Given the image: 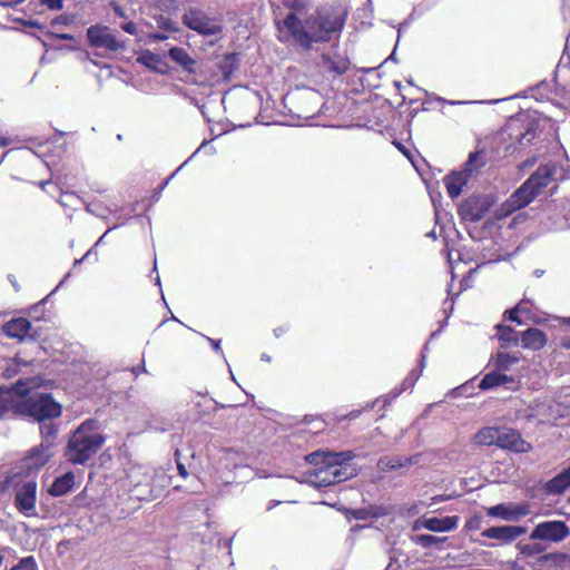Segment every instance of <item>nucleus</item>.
Returning <instances> with one entry per match:
<instances>
[{"label": "nucleus", "instance_id": "49", "mask_svg": "<svg viewBox=\"0 0 570 570\" xmlns=\"http://www.w3.org/2000/svg\"><path fill=\"white\" fill-rule=\"evenodd\" d=\"M177 470H178L179 475H181L183 478H187L188 472H187L186 466L183 463L177 464Z\"/></svg>", "mask_w": 570, "mask_h": 570}, {"label": "nucleus", "instance_id": "21", "mask_svg": "<svg viewBox=\"0 0 570 570\" xmlns=\"http://www.w3.org/2000/svg\"><path fill=\"white\" fill-rule=\"evenodd\" d=\"M419 461V455L414 456H383L379 460L377 466L381 471H393L400 468L410 466Z\"/></svg>", "mask_w": 570, "mask_h": 570}, {"label": "nucleus", "instance_id": "39", "mask_svg": "<svg viewBox=\"0 0 570 570\" xmlns=\"http://www.w3.org/2000/svg\"><path fill=\"white\" fill-rule=\"evenodd\" d=\"M519 312H520V305H517L513 308L505 311L503 314L504 320L521 324L522 322L519 317Z\"/></svg>", "mask_w": 570, "mask_h": 570}, {"label": "nucleus", "instance_id": "14", "mask_svg": "<svg viewBox=\"0 0 570 570\" xmlns=\"http://www.w3.org/2000/svg\"><path fill=\"white\" fill-rule=\"evenodd\" d=\"M525 528L519 525H500L491 527L482 531L481 535L488 539H493L500 543L508 544L517 540L520 535L525 533Z\"/></svg>", "mask_w": 570, "mask_h": 570}, {"label": "nucleus", "instance_id": "54", "mask_svg": "<svg viewBox=\"0 0 570 570\" xmlns=\"http://www.w3.org/2000/svg\"><path fill=\"white\" fill-rule=\"evenodd\" d=\"M48 185H51V183H50V181H42V183L40 184V186H41V188H42V189H45V188H46V186H48Z\"/></svg>", "mask_w": 570, "mask_h": 570}, {"label": "nucleus", "instance_id": "50", "mask_svg": "<svg viewBox=\"0 0 570 570\" xmlns=\"http://www.w3.org/2000/svg\"><path fill=\"white\" fill-rule=\"evenodd\" d=\"M560 346L566 350H570V335L562 337V340L560 342Z\"/></svg>", "mask_w": 570, "mask_h": 570}, {"label": "nucleus", "instance_id": "43", "mask_svg": "<svg viewBox=\"0 0 570 570\" xmlns=\"http://www.w3.org/2000/svg\"><path fill=\"white\" fill-rule=\"evenodd\" d=\"M158 27L166 30V31H176V28L174 27V23L170 19L161 18L158 21Z\"/></svg>", "mask_w": 570, "mask_h": 570}, {"label": "nucleus", "instance_id": "27", "mask_svg": "<svg viewBox=\"0 0 570 570\" xmlns=\"http://www.w3.org/2000/svg\"><path fill=\"white\" fill-rule=\"evenodd\" d=\"M499 426H484L473 435V442L483 446H495L499 438Z\"/></svg>", "mask_w": 570, "mask_h": 570}, {"label": "nucleus", "instance_id": "6", "mask_svg": "<svg viewBox=\"0 0 570 570\" xmlns=\"http://www.w3.org/2000/svg\"><path fill=\"white\" fill-rule=\"evenodd\" d=\"M493 205V200L485 195H471L463 199L458 208L462 222H480Z\"/></svg>", "mask_w": 570, "mask_h": 570}, {"label": "nucleus", "instance_id": "42", "mask_svg": "<svg viewBox=\"0 0 570 570\" xmlns=\"http://www.w3.org/2000/svg\"><path fill=\"white\" fill-rule=\"evenodd\" d=\"M179 169H180V167H179V168H177V169H176V171H174V173H173L168 178H166V179H165V180L159 185V187L155 190V194L153 195V198H154L155 200H158V199H159L161 191L166 188V186L169 184L170 179L176 175V173H177Z\"/></svg>", "mask_w": 570, "mask_h": 570}, {"label": "nucleus", "instance_id": "53", "mask_svg": "<svg viewBox=\"0 0 570 570\" xmlns=\"http://www.w3.org/2000/svg\"><path fill=\"white\" fill-rule=\"evenodd\" d=\"M9 144V140L4 137H0V146L4 147Z\"/></svg>", "mask_w": 570, "mask_h": 570}, {"label": "nucleus", "instance_id": "15", "mask_svg": "<svg viewBox=\"0 0 570 570\" xmlns=\"http://www.w3.org/2000/svg\"><path fill=\"white\" fill-rule=\"evenodd\" d=\"M52 456L51 444L41 442L39 445L32 448L24 458L26 466L28 469H40L45 466L49 459Z\"/></svg>", "mask_w": 570, "mask_h": 570}, {"label": "nucleus", "instance_id": "45", "mask_svg": "<svg viewBox=\"0 0 570 570\" xmlns=\"http://www.w3.org/2000/svg\"><path fill=\"white\" fill-rule=\"evenodd\" d=\"M289 328L291 327L288 324L279 325L276 328H274V335L276 337H281V336L285 335L286 333H288Z\"/></svg>", "mask_w": 570, "mask_h": 570}, {"label": "nucleus", "instance_id": "7", "mask_svg": "<svg viewBox=\"0 0 570 570\" xmlns=\"http://www.w3.org/2000/svg\"><path fill=\"white\" fill-rule=\"evenodd\" d=\"M87 39L91 47L108 52H118L126 48L125 41L119 40L109 27L102 24L90 26L87 29Z\"/></svg>", "mask_w": 570, "mask_h": 570}, {"label": "nucleus", "instance_id": "11", "mask_svg": "<svg viewBox=\"0 0 570 570\" xmlns=\"http://www.w3.org/2000/svg\"><path fill=\"white\" fill-rule=\"evenodd\" d=\"M497 448L514 453H528L532 450L531 443L523 440L521 433L512 428L499 426Z\"/></svg>", "mask_w": 570, "mask_h": 570}, {"label": "nucleus", "instance_id": "16", "mask_svg": "<svg viewBox=\"0 0 570 570\" xmlns=\"http://www.w3.org/2000/svg\"><path fill=\"white\" fill-rule=\"evenodd\" d=\"M31 322L26 317H16L2 325V332L10 338L24 340L31 330Z\"/></svg>", "mask_w": 570, "mask_h": 570}, {"label": "nucleus", "instance_id": "18", "mask_svg": "<svg viewBox=\"0 0 570 570\" xmlns=\"http://www.w3.org/2000/svg\"><path fill=\"white\" fill-rule=\"evenodd\" d=\"M321 60L324 70L333 76H342L350 69V60L340 55L323 53Z\"/></svg>", "mask_w": 570, "mask_h": 570}, {"label": "nucleus", "instance_id": "3", "mask_svg": "<svg viewBox=\"0 0 570 570\" xmlns=\"http://www.w3.org/2000/svg\"><path fill=\"white\" fill-rule=\"evenodd\" d=\"M353 455L351 452H322L316 451L306 456V460L315 465L311 476L312 482L318 488L330 487L351 479L354 469L348 464Z\"/></svg>", "mask_w": 570, "mask_h": 570}, {"label": "nucleus", "instance_id": "10", "mask_svg": "<svg viewBox=\"0 0 570 570\" xmlns=\"http://www.w3.org/2000/svg\"><path fill=\"white\" fill-rule=\"evenodd\" d=\"M570 535V528L564 521L551 520L538 523L530 533L531 540L561 542Z\"/></svg>", "mask_w": 570, "mask_h": 570}, {"label": "nucleus", "instance_id": "2", "mask_svg": "<svg viewBox=\"0 0 570 570\" xmlns=\"http://www.w3.org/2000/svg\"><path fill=\"white\" fill-rule=\"evenodd\" d=\"M105 442L100 422L87 419L70 434L65 456L72 464H85L100 451Z\"/></svg>", "mask_w": 570, "mask_h": 570}, {"label": "nucleus", "instance_id": "34", "mask_svg": "<svg viewBox=\"0 0 570 570\" xmlns=\"http://www.w3.org/2000/svg\"><path fill=\"white\" fill-rule=\"evenodd\" d=\"M487 513L489 517L502 518L504 520H509L511 518V512L504 504L490 507L487 509Z\"/></svg>", "mask_w": 570, "mask_h": 570}, {"label": "nucleus", "instance_id": "13", "mask_svg": "<svg viewBox=\"0 0 570 570\" xmlns=\"http://www.w3.org/2000/svg\"><path fill=\"white\" fill-rule=\"evenodd\" d=\"M239 60L237 53H226L216 63L218 72H215L212 78V85L220 82H228L232 79L233 73L237 70Z\"/></svg>", "mask_w": 570, "mask_h": 570}, {"label": "nucleus", "instance_id": "24", "mask_svg": "<svg viewBox=\"0 0 570 570\" xmlns=\"http://www.w3.org/2000/svg\"><path fill=\"white\" fill-rule=\"evenodd\" d=\"M570 487V465L549 480L544 487L549 494H561Z\"/></svg>", "mask_w": 570, "mask_h": 570}, {"label": "nucleus", "instance_id": "51", "mask_svg": "<svg viewBox=\"0 0 570 570\" xmlns=\"http://www.w3.org/2000/svg\"><path fill=\"white\" fill-rule=\"evenodd\" d=\"M55 37L60 40H72L73 39V37L68 33H57V35H55Z\"/></svg>", "mask_w": 570, "mask_h": 570}, {"label": "nucleus", "instance_id": "31", "mask_svg": "<svg viewBox=\"0 0 570 570\" xmlns=\"http://www.w3.org/2000/svg\"><path fill=\"white\" fill-rule=\"evenodd\" d=\"M446 538L435 537L433 534H420L416 537V543L423 548L439 547Z\"/></svg>", "mask_w": 570, "mask_h": 570}, {"label": "nucleus", "instance_id": "55", "mask_svg": "<svg viewBox=\"0 0 570 570\" xmlns=\"http://www.w3.org/2000/svg\"><path fill=\"white\" fill-rule=\"evenodd\" d=\"M561 2L563 6H568V7L570 6V0H561Z\"/></svg>", "mask_w": 570, "mask_h": 570}, {"label": "nucleus", "instance_id": "37", "mask_svg": "<svg viewBox=\"0 0 570 570\" xmlns=\"http://www.w3.org/2000/svg\"><path fill=\"white\" fill-rule=\"evenodd\" d=\"M482 527V517L479 514H475L471 517L469 520H466L464 524L465 531H478Z\"/></svg>", "mask_w": 570, "mask_h": 570}, {"label": "nucleus", "instance_id": "12", "mask_svg": "<svg viewBox=\"0 0 570 570\" xmlns=\"http://www.w3.org/2000/svg\"><path fill=\"white\" fill-rule=\"evenodd\" d=\"M28 392L29 389L22 381H18L13 384L11 390L0 387V419H3L8 413L16 415L18 396H24Z\"/></svg>", "mask_w": 570, "mask_h": 570}, {"label": "nucleus", "instance_id": "25", "mask_svg": "<svg viewBox=\"0 0 570 570\" xmlns=\"http://www.w3.org/2000/svg\"><path fill=\"white\" fill-rule=\"evenodd\" d=\"M570 487V465L549 480L544 487L549 494H561Z\"/></svg>", "mask_w": 570, "mask_h": 570}, {"label": "nucleus", "instance_id": "4", "mask_svg": "<svg viewBox=\"0 0 570 570\" xmlns=\"http://www.w3.org/2000/svg\"><path fill=\"white\" fill-rule=\"evenodd\" d=\"M557 167L553 163L541 164L529 178L502 205L505 214L524 208L541 195L553 180Z\"/></svg>", "mask_w": 570, "mask_h": 570}, {"label": "nucleus", "instance_id": "23", "mask_svg": "<svg viewBox=\"0 0 570 570\" xmlns=\"http://www.w3.org/2000/svg\"><path fill=\"white\" fill-rule=\"evenodd\" d=\"M75 487V474L69 471L53 480L48 492L52 497H62L69 493Z\"/></svg>", "mask_w": 570, "mask_h": 570}, {"label": "nucleus", "instance_id": "52", "mask_svg": "<svg viewBox=\"0 0 570 570\" xmlns=\"http://www.w3.org/2000/svg\"><path fill=\"white\" fill-rule=\"evenodd\" d=\"M132 372L137 376L140 372H145V366L142 365L141 367L140 366L134 367Z\"/></svg>", "mask_w": 570, "mask_h": 570}, {"label": "nucleus", "instance_id": "33", "mask_svg": "<svg viewBox=\"0 0 570 570\" xmlns=\"http://www.w3.org/2000/svg\"><path fill=\"white\" fill-rule=\"evenodd\" d=\"M484 166V161L481 158L480 151H473L469 155V158L465 163V171L472 173L479 168Z\"/></svg>", "mask_w": 570, "mask_h": 570}, {"label": "nucleus", "instance_id": "41", "mask_svg": "<svg viewBox=\"0 0 570 570\" xmlns=\"http://www.w3.org/2000/svg\"><path fill=\"white\" fill-rule=\"evenodd\" d=\"M42 6L50 10H60L63 7V0H39Z\"/></svg>", "mask_w": 570, "mask_h": 570}, {"label": "nucleus", "instance_id": "40", "mask_svg": "<svg viewBox=\"0 0 570 570\" xmlns=\"http://www.w3.org/2000/svg\"><path fill=\"white\" fill-rule=\"evenodd\" d=\"M146 66L151 67V65L160 61V57L153 52H147L146 55L139 58Z\"/></svg>", "mask_w": 570, "mask_h": 570}, {"label": "nucleus", "instance_id": "20", "mask_svg": "<svg viewBox=\"0 0 570 570\" xmlns=\"http://www.w3.org/2000/svg\"><path fill=\"white\" fill-rule=\"evenodd\" d=\"M458 523V515H448L444 518L432 517L423 521V527L433 532H446L456 529Z\"/></svg>", "mask_w": 570, "mask_h": 570}, {"label": "nucleus", "instance_id": "36", "mask_svg": "<svg viewBox=\"0 0 570 570\" xmlns=\"http://www.w3.org/2000/svg\"><path fill=\"white\" fill-rule=\"evenodd\" d=\"M32 364V361H23L19 355H16L12 360V365L8 366L6 368V376L11 377L13 374L17 373L18 367L20 365H30Z\"/></svg>", "mask_w": 570, "mask_h": 570}, {"label": "nucleus", "instance_id": "26", "mask_svg": "<svg viewBox=\"0 0 570 570\" xmlns=\"http://www.w3.org/2000/svg\"><path fill=\"white\" fill-rule=\"evenodd\" d=\"M514 383V377L509 376L505 373H501L497 370L485 374L480 381L479 387L481 390H492L501 385Z\"/></svg>", "mask_w": 570, "mask_h": 570}, {"label": "nucleus", "instance_id": "19", "mask_svg": "<svg viewBox=\"0 0 570 570\" xmlns=\"http://www.w3.org/2000/svg\"><path fill=\"white\" fill-rule=\"evenodd\" d=\"M469 175L465 171H451L443 178L446 193L450 198H458L468 183Z\"/></svg>", "mask_w": 570, "mask_h": 570}, {"label": "nucleus", "instance_id": "48", "mask_svg": "<svg viewBox=\"0 0 570 570\" xmlns=\"http://www.w3.org/2000/svg\"><path fill=\"white\" fill-rule=\"evenodd\" d=\"M149 38L156 41H163L168 39V35L165 32H153L149 35Z\"/></svg>", "mask_w": 570, "mask_h": 570}, {"label": "nucleus", "instance_id": "22", "mask_svg": "<svg viewBox=\"0 0 570 570\" xmlns=\"http://www.w3.org/2000/svg\"><path fill=\"white\" fill-rule=\"evenodd\" d=\"M169 58L189 73L196 72L197 61L190 57L186 49L173 47L168 51Z\"/></svg>", "mask_w": 570, "mask_h": 570}, {"label": "nucleus", "instance_id": "8", "mask_svg": "<svg viewBox=\"0 0 570 570\" xmlns=\"http://www.w3.org/2000/svg\"><path fill=\"white\" fill-rule=\"evenodd\" d=\"M184 24L204 36H215L222 32V26L216 18L207 16L200 9L191 8L183 16Z\"/></svg>", "mask_w": 570, "mask_h": 570}, {"label": "nucleus", "instance_id": "47", "mask_svg": "<svg viewBox=\"0 0 570 570\" xmlns=\"http://www.w3.org/2000/svg\"><path fill=\"white\" fill-rule=\"evenodd\" d=\"M112 9L117 17L122 18V19L127 18L125 10L116 2H112Z\"/></svg>", "mask_w": 570, "mask_h": 570}, {"label": "nucleus", "instance_id": "32", "mask_svg": "<svg viewBox=\"0 0 570 570\" xmlns=\"http://www.w3.org/2000/svg\"><path fill=\"white\" fill-rule=\"evenodd\" d=\"M541 561L549 562L552 564H563L569 563L570 564V556L563 552H553V553H547L543 554L540 558Z\"/></svg>", "mask_w": 570, "mask_h": 570}, {"label": "nucleus", "instance_id": "35", "mask_svg": "<svg viewBox=\"0 0 570 570\" xmlns=\"http://www.w3.org/2000/svg\"><path fill=\"white\" fill-rule=\"evenodd\" d=\"M11 570H38L37 562L32 556L22 558Z\"/></svg>", "mask_w": 570, "mask_h": 570}, {"label": "nucleus", "instance_id": "46", "mask_svg": "<svg viewBox=\"0 0 570 570\" xmlns=\"http://www.w3.org/2000/svg\"><path fill=\"white\" fill-rule=\"evenodd\" d=\"M206 340L209 342V344L212 345L213 350L216 352V353H222V346H220V343L222 341L220 340H214L212 337H207L206 336Z\"/></svg>", "mask_w": 570, "mask_h": 570}, {"label": "nucleus", "instance_id": "29", "mask_svg": "<svg viewBox=\"0 0 570 570\" xmlns=\"http://www.w3.org/2000/svg\"><path fill=\"white\" fill-rule=\"evenodd\" d=\"M519 362V357L509 353H498L494 358V370L504 373L509 371L513 364Z\"/></svg>", "mask_w": 570, "mask_h": 570}, {"label": "nucleus", "instance_id": "56", "mask_svg": "<svg viewBox=\"0 0 570 570\" xmlns=\"http://www.w3.org/2000/svg\"><path fill=\"white\" fill-rule=\"evenodd\" d=\"M563 324H566V325L570 326V317L564 318Z\"/></svg>", "mask_w": 570, "mask_h": 570}, {"label": "nucleus", "instance_id": "17", "mask_svg": "<svg viewBox=\"0 0 570 570\" xmlns=\"http://www.w3.org/2000/svg\"><path fill=\"white\" fill-rule=\"evenodd\" d=\"M520 341L523 348L539 351L547 345L548 338L543 331L531 327L521 333Z\"/></svg>", "mask_w": 570, "mask_h": 570}, {"label": "nucleus", "instance_id": "30", "mask_svg": "<svg viewBox=\"0 0 570 570\" xmlns=\"http://www.w3.org/2000/svg\"><path fill=\"white\" fill-rule=\"evenodd\" d=\"M40 434L43 439L42 442L53 444L58 434V425L52 422H40Z\"/></svg>", "mask_w": 570, "mask_h": 570}, {"label": "nucleus", "instance_id": "9", "mask_svg": "<svg viewBox=\"0 0 570 570\" xmlns=\"http://www.w3.org/2000/svg\"><path fill=\"white\" fill-rule=\"evenodd\" d=\"M14 507L26 517L36 515L37 483L32 480L21 481L14 485Z\"/></svg>", "mask_w": 570, "mask_h": 570}, {"label": "nucleus", "instance_id": "5", "mask_svg": "<svg viewBox=\"0 0 570 570\" xmlns=\"http://www.w3.org/2000/svg\"><path fill=\"white\" fill-rule=\"evenodd\" d=\"M16 415L29 416L35 421L45 422L62 414V406L49 393H37L31 396H18Z\"/></svg>", "mask_w": 570, "mask_h": 570}, {"label": "nucleus", "instance_id": "44", "mask_svg": "<svg viewBox=\"0 0 570 570\" xmlns=\"http://www.w3.org/2000/svg\"><path fill=\"white\" fill-rule=\"evenodd\" d=\"M121 29L125 32L129 33V35H136L137 33V26L132 21H128V22L121 24Z\"/></svg>", "mask_w": 570, "mask_h": 570}, {"label": "nucleus", "instance_id": "28", "mask_svg": "<svg viewBox=\"0 0 570 570\" xmlns=\"http://www.w3.org/2000/svg\"><path fill=\"white\" fill-rule=\"evenodd\" d=\"M497 337L500 342L501 347H509L518 345L520 341V336L517 331H514L509 325L498 324L495 326Z\"/></svg>", "mask_w": 570, "mask_h": 570}, {"label": "nucleus", "instance_id": "38", "mask_svg": "<svg viewBox=\"0 0 570 570\" xmlns=\"http://www.w3.org/2000/svg\"><path fill=\"white\" fill-rule=\"evenodd\" d=\"M543 551L540 543L524 544L521 547V553L524 556H534Z\"/></svg>", "mask_w": 570, "mask_h": 570}, {"label": "nucleus", "instance_id": "1", "mask_svg": "<svg viewBox=\"0 0 570 570\" xmlns=\"http://www.w3.org/2000/svg\"><path fill=\"white\" fill-rule=\"evenodd\" d=\"M348 11L342 6L317 8L302 21L295 12H289L276 27L283 37L281 41L292 40L304 50H309L314 42H330L337 39L345 26Z\"/></svg>", "mask_w": 570, "mask_h": 570}]
</instances>
